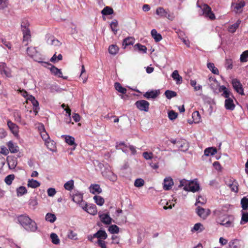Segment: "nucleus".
Instances as JSON below:
<instances>
[{"mask_svg": "<svg viewBox=\"0 0 248 248\" xmlns=\"http://www.w3.org/2000/svg\"><path fill=\"white\" fill-rule=\"evenodd\" d=\"M17 220L20 224L28 232H35L37 226L35 222L26 215H20L17 217Z\"/></svg>", "mask_w": 248, "mask_h": 248, "instance_id": "1", "label": "nucleus"}, {"mask_svg": "<svg viewBox=\"0 0 248 248\" xmlns=\"http://www.w3.org/2000/svg\"><path fill=\"white\" fill-rule=\"evenodd\" d=\"M116 148L117 150H122L125 154L128 153L129 150L131 151V154L132 155H134L136 153V150L134 146H127L124 142H121L119 143H117Z\"/></svg>", "mask_w": 248, "mask_h": 248, "instance_id": "2", "label": "nucleus"}, {"mask_svg": "<svg viewBox=\"0 0 248 248\" xmlns=\"http://www.w3.org/2000/svg\"><path fill=\"white\" fill-rule=\"evenodd\" d=\"M201 8L203 12V15L205 17L209 18L210 20H214L216 19L215 14L212 11L211 7L207 4H204L202 6Z\"/></svg>", "mask_w": 248, "mask_h": 248, "instance_id": "3", "label": "nucleus"}, {"mask_svg": "<svg viewBox=\"0 0 248 248\" xmlns=\"http://www.w3.org/2000/svg\"><path fill=\"white\" fill-rule=\"evenodd\" d=\"M155 13L159 16L166 17L170 20H172L174 18L172 14H170L168 9H165L163 7H158Z\"/></svg>", "mask_w": 248, "mask_h": 248, "instance_id": "4", "label": "nucleus"}, {"mask_svg": "<svg viewBox=\"0 0 248 248\" xmlns=\"http://www.w3.org/2000/svg\"><path fill=\"white\" fill-rule=\"evenodd\" d=\"M231 83L235 91L241 95H245L243 85L239 80L237 78H233L232 80Z\"/></svg>", "mask_w": 248, "mask_h": 248, "instance_id": "5", "label": "nucleus"}, {"mask_svg": "<svg viewBox=\"0 0 248 248\" xmlns=\"http://www.w3.org/2000/svg\"><path fill=\"white\" fill-rule=\"evenodd\" d=\"M135 105L141 111H148L149 108V103L144 100H140L136 102Z\"/></svg>", "mask_w": 248, "mask_h": 248, "instance_id": "6", "label": "nucleus"}, {"mask_svg": "<svg viewBox=\"0 0 248 248\" xmlns=\"http://www.w3.org/2000/svg\"><path fill=\"white\" fill-rule=\"evenodd\" d=\"M184 189L186 191H190L192 192H196L200 189L199 184L196 181H192L189 182L188 186H185Z\"/></svg>", "mask_w": 248, "mask_h": 248, "instance_id": "7", "label": "nucleus"}, {"mask_svg": "<svg viewBox=\"0 0 248 248\" xmlns=\"http://www.w3.org/2000/svg\"><path fill=\"white\" fill-rule=\"evenodd\" d=\"M47 64L49 65H50L51 67L49 68V69L50 70L51 73L53 75L58 77V78H61L63 79H66L67 77H63L62 76V73L61 69H58L55 66L52 65L51 64L48 63V62H45Z\"/></svg>", "mask_w": 248, "mask_h": 248, "instance_id": "8", "label": "nucleus"}, {"mask_svg": "<svg viewBox=\"0 0 248 248\" xmlns=\"http://www.w3.org/2000/svg\"><path fill=\"white\" fill-rule=\"evenodd\" d=\"M196 212L200 217L203 219H205L211 213L209 209H205L200 206L197 207L196 209Z\"/></svg>", "mask_w": 248, "mask_h": 248, "instance_id": "9", "label": "nucleus"}, {"mask_svg": "<svg viewBox=\"0 0 248 248\" xmlns=\"http://www.w3.org/2000/svg\"><path fill=\"white\" fill-rule=\"evenodd\" d=\"M99 167L101 170L102 175L107 179H109V174L112 172L110 170L109 166L108 164L105 166L103 164H99Z\"/></svg>", "mask_w": 248, "mask_h": 248, "instance_id": "10", "label": "nucleus"}, {"mask_svg": "<svg viewBox=\"0 0 248 248\" xmlns=\"http://www.w3.org/2000/svg\"><path fill=\"white\" fill-rule=\"evenodd\" d=\"M23 33V44L25 46H27L29 41H31V34L30 29H26L22 31Z\"/></svg>", "mask_w": 248, "mask_h": 248, "instance_id": "11", "label": "nucleus"}, {"mask_svg": "<svg viewBox=\"0 0 248 248\" xmlns=\"http://www.w3.org/2000/svg\"><path fill=\"white\" fill-rule=\"evenodd\" d=\"M226 185L231 188L232 191L237 193L238 190V184L234 179H230L229 182H226Z\"/></svg>", "mask_w": 248, "mask_h": 248, "instance_id": "12", "label": "nucleus"}, {"mask_svg": "<svg viewBox=\"0 0 248 248\" xmlns=\"http://www.w3.org/2000/svg\"><path fill=\"white\" fill-rule=\"evenodd\" d=\"M7 125L11 132L15 135L17 136L19 132L18 126L15 124L13 123L11 121H7Z\"/></svg>", "mask_w": 248, "mask_h": 248, "instance_id": "13", "label": "nucleus"}, {"mask_svg": "<svg viewBox=\"0 0 248 248\" xmlns=\"http://www.w3.org/2000/svg\"><path fill=\"white\" fill-rule=\"evenodd\" d=\"M219 92H223L222 93V96L224 97L225 98H228L231 97H233V96L232 93L228 90V89L224 86H219L218 89Z\"/></svg>", "mask_w": 248, "mask_h": 248, "instance_id": "14", "label": "nucleus"}, {"mask_svg": "<svg viewBox=\"0 0 248 248\" xmlns=\"http://www.w3.org/2000/svg\"><path fill=\"white\" fill-rule=\"evenodd\" d=\"M0 73L1 75H4L7 77H12L11 73L4 62L0 63Z\"/></svg>", "mask_w": 248, "mask_h": 248, "instance_id": "15", "label": "nucleus"}, {"mask_svg": "<svg viewBox=\"0 0 248 248\" xmlns=\"http://www.w3.org/2000/svg\"><path fill=\"white\" fill-rule=\"evenodd\" d=\"M144 157L146 160H151V162H149V164L152 168L156 169L158 168L156 157H154V156H144Z\"/></svg>", "mask_w": 248, "mask_h": 248, "instance_id": "16", "label": "nucleus"}, {"mask_svg": "<svg viewBox=\"0 0 248 248\" xmlns=\"http://www.w3.org/2000/svg\"><path fill=\"white\" fill-rule=\"evenodd\" d=\"M233 97H231L225 99V108L226 109L233 110L234 109L235 105L233 103Z\"/></svg>", "mask_w": 248, "mask_h": 248, "instance_id": "17", "label": "nucleus"}, {"mask_svg": "<svg viewBox=\"0 0 248 248\" xmlns=\"http://www.w3.org/2000/svg\"><path fill=\"white\" fill-rule=\"evenodd\" d=\"M84 210L86 211L89 214L93 215H96L97 211L95 205H87L85 204L84 206L82 207Z\"/></svg>", "mask_w": 248, "mask_h": 248, "instance_id": "18", "label": "nucleus"}, {"mask_svg": "<svg viewBox=\"0 0 248 248\" xmlns=\"http://www.w3.org/2000/svg\"><path fill=\"white\" fill-rule=\"evenodd\" d=\"M99 218L102 223L106 225H109L112 221V218L109 217L108 214H99Z\"/></svg>", "mask_w": 248, "mask_h": 248, "instance_id": "19", "label": "nucleus"}, {"mask_svg": "<svg viewBox=\"0 0 248 248\" xmlns=\"http://www.w3.org/2000/svg\"><path fill=\"white\" fill-rule=\"evenodd\" d=\"M173 185V181L170 177H168L164 179L163 184V188L165 190H168L171 188Z\"/></svg>", "mask_w": 248, "mask_h": 248, "instance_id": "20", "label": "nucleus"}, {"mask_svg": "<svg viewBox=\"0 0 248 248\" xmlns=\"http://www.w3.org/2000/svg\"><path fill=\"white\" fill-rule=\"evenodd\" d=\"M229 248H243L242 243L240 240L234 239L229 242Z\"/></svg>", "mask_w": 248, "mask_h": 248, "instance_id": "21", "label": "nucleus"}, {"mask_svg": "<svg viewBox=\"0 0 248 248\" xmlns=\"http://www.w3.org/2000/svg\"><path fill=\"white\" fill-rule=\"evenodd\" d=\"M45 144L50 151H51L53 153H55L57 151V147L56 145V142L53 140H49L45 142Z\"/></svg>", "mask_w": 248, "mask_h": 248, "instance_id": "22", "label": "nucleus"}, {"mask_svg": "<svg viewBox=\"0 0 248 248\" xmlns=\"http://www.w3.org/2000/svg\"><path fill=\"white\" fill-rule=\"evenodd\" d=\"M90 192L93 194H99L102 192V190L100 186L98 184H92L90 186Z\"/></svg>", "mask_w": 248, "mask_h": 248, "instance_id": "23", "label": "nucleus"}, {"mask_svg": "<svg viewBox=\"0 0 248 248\" xmlns=\"http://www.w3.org/2000/svg\"><path fill=\"white\" fill-rule=\"evenodd\" d=\"M7 146L9 151L11 153H16L19 150V148L16 145V144H14L11 141H10L8 142Z\"/></svg>", "mask_w": 248, "mask_h": 248, "instance_id": "24", "label": "nucleus"}, {"mask_svg": "<svg viewBox=\"0 0 248 248\" xmlns=\"http://www.w3.org/2000/svg\"><path fill=\"white\" fill-rule=\"evenodd\" d=\"M108 235L104 230H100L93 234V237L104 240L107 238Z\"/></svg>", "mask_w": 248, "mask_h": 248, "instance_id": "25", "label": "nucleus"}, {"mask_svg": "<svg viewBox=\"0 0 248 248\" xmlns=\"http://www.w3.org/2000/svg\"><path fill=\"white\" fill-rule=\"evenodd\" d=\"M40 186V183L37 180L33 179H29L28 181L27 186L30 187L35 188Z\"/></svg>", "mask_w": 248, "mask_h": 248, "instance_id": "26", "label": "nucleus"}, {"mask_svg": "<svg viewBox=\"0 0 248 248\" xmlns=\"http://www.w3.org/2000/svg\"><path fill=\"white\" fill-rule=\"evenodd\" d=\"M245 5L244 0L238 1L234 8V10L236 13H240L242 11V8Z\"/></svg>", "mask_w": 248, "mask_h": 248, "instance_id": "27", "label": "nucleus"}, {"mask_svg": "<svg viewBox=\"0 0 248 248\" xmlns=\"http://www.w3.org/2000/svg\"><path fill=\"white\" fill-rule=\"evenodd\" d=\"M152 37L155 39L156 42H158L162 39V36L160 33H157L155 29H153L151 32Z\"/></svg>", "mask_w": 248, "mask_h": 248, "instance_id": "28", "label": "nucleus"}, {"mask_svg": "<svg viewBox=\"0 0 248 248\" xmlns=\"http://www.w3.org/2000/svg\"><path fill=\"white\" fill-rule=\"evenodd\" d=\"M177 147L181 151H186L188 148V143L186 140H180L177 145Z\"/></svg>", "mask_w": 248, "mask_h": 248, "instance_id": "29", "label": "nucleus"}, {"mask_svg": "<svg viewBox=\"0 0 248 248\" xmlns=\"http://www.w3.org/2000/svg\"><path fill=\"white\" fill-rule=\"evenodd\" d=\"M157 95L158 94L156 91H152L150 92H147L146 93H145L144 94L143 96L145 98L149 99L150 98H155L157 96Z\"/></svg>", "mask_w": 248, "mask_h": 248, "instance_id": "30", "label": "nucleus"}, {"mask_svg": "<svg viewBox=\"0 0 248 248\" xmlns=\"http://www.w3.org/2000/svg\"><path fill=\"white\" fill-rule=\"evenodd\" d=\"M217 153V148L214 147H211L205 149L204 155H215Z\"/></svg>", "mask_w": 248, "mask_h": 248, "instance_id": "31", "label": "nucleus"}, {"mask_svg": "<svg viewBox=\"0 0 248 248\" xmlns=\"http://www.w3.org/2000/svg\"><path fill=\"white\" fill-rule=\"evenodd\" d=\"M14 156H7V161L10 169H14L16 165L17 162L13 160Z\"/></svg>", "mask_w": 248, "mask_h": 248, "instance_id": "32", "label": "nucleus"}, {"mask_svg": "<svg viewBox=\"0 0 248 248\" xmlns=\"http://www.w3.org/2000/svg\"><path fill=\"white\" fill-rule=\"evenodd\" d=\"M171 77L173 79L176 80L177 83H180L182 82V78L179 75L177 70H174L171 74Z\"/></svg>", "mask_w": 248, "mask_h": 248, "instance_id": "33", "label": "nucleus"}, {"mask_svg": "<svg viewBox=\"0 0 248 248\" xmlns=\"http://www.w3.org/2000/svg\"><path fill=\"white\" fill-rule=\"evenodd\" d=\"M217 222L219 223L220 225L224 226L227 227H229L233 226L232 222L229 219L227 220H226L225 222H224V220H222L221 217H218Z\"/></svg>", "mask_w": 248, "mask_h": 248, "instance_id": "34", "label": "nucleus"}, {"mask_svg": "<svg viewBox=\"0 0 248 248\" xmlns=\"http://www.w3.org/2000/svg\"><path fill=\"white\" fill-rule=\"evenodd\" d=\"M119 50V47L115 45H111L108 47V52L110 54L116 55Z\"/></svg>", "mask_w": 248, "mask_h": 248, "instance_id": "35", "label": "nucleus"}, {"mask_svg": "<svg viewBox=\"0 0 248 248\" xmlns=\"http://www.w3.org/2000/svg\"><path fill=\"white\" fill-rule=\"evenodd\" d=\"M208 68L214 74L219 75V71L218 69L215 66L213 63L209 62L207 64Z\"/></svg>", "mask_w": 248, "mask_h": 248, "instance_id": "36", "label": "nucleus"}, {"mask_svg": "<svg viewBox=\"0 0 248 248\" xmlns=\"http://www.w3.org/2000/svg\"><path fill=\"white\" fill-rule=\"evenodd\" d=\"M114 87L115 89L119 92L123 94L126 93L127 91L126 88L123 87L120 83L116 82L114 84Z\"/></svg>", "mask_w": 248, "mask_h": 248, "instance_id": "37", "label": "nucleus"}, {"mask_svg": "<svg viewBox=\"0 0 248 248\" xmlns=\"http://www.w3.org/2000/svg\"><path fill=\"white\" fill-rule=\"evenodd\" d=\"M114 12L113 9L108 6L105 7L102 11L101 14L103 15L107 16L112 15Z\"/></svg>", "mask_w": 248, "mask_h": 248, "instance_id": "38", "label": "nucleus"}, {"mask_svg": "<svg viewBox=\"0 0 248 248\" xmlns=\"http://www.w3.org/2000/svg\"><path fill=\"white\" fill-rule=\"evenodd\" d=\"M17 196H21L27 193V189L25 186H20L16 188Z\"/></svg>", "mask_w": 248, "mask_h": 248, "instance_id": "39", "label": "nucleus"}, {"mask_svg": "<svg viewBox=\"0 0 248 248\" xmlns=\"http://www.w3.org/2000/svg\"><path fill=\"white\" fill-rule=\"evenodd\" d=\"M241 204L243 210H246L248 209V195L241 199Z\"/></svg>", "mask_w": 248, "mask_h": 248, "instance_id": "40", "label": "nucleus"}, {"mask_svg": "<svg viewBox=\"0 0 248 248\" xmlns=\"http://www.w3.org/2000/svg\"><path fill=\"white\" fill-rule=\"evenodd\" d=\"M65 137V141L70 145L77 146L75 142V139L74 137L70 136H64Z\"/></svg>", "mask_w": 248, "mask_h": 248, "instance_id": "41", "label": "nucleus"}, {"mask_svg": "<svg viewBox=\"0 0 248 248\" xmlns=\"http://www.w3.org/2000/svg\"><path fill=\"white\" fill-rule=\"evenodd\" d=\"M135 40L132 37H127L124 39L123 42V46H126L130 45H132L134 43Z\"/></svg>", "mask_w": 248, "mask_h": 248, "instance_id": "42", "label": "nucleus"}, {"mask_svg": "<svg viewBox=\"0 0 248 248\" xmlns=\"http://www.w3.org/2000/svg\"><path fill=\"white\" fill-rule=\"evenodd\" d=\"M46 220L50 223H53L56 220V217L54 214L48 213L46 216Z\"/></svg>", "mask_w": 248, "mask_h": 248, "instance_id": "43", "label": "nucleus"}, {"mask_svg": "<svg viewBox=\"0 0 248 248\" xmlns=\"http://www.w3.org/2000/svg\"><path fill=\"white\" fill-rule=\"evenodd\" d=\"M110 28L112 31L114 32L115 34H116L118 31V22L117 20L114 19L110 24Z\"/></svg>", "mask_w": 248, "mask_h": 248, "instance_id": "44", "label": "nucleus"}, {"mask_svg": "<svg viewBox=\"0 0 248 248\" xmlns=\"http://www.w3.org/2000/svg\"><path fill=\"white\" fill-rule=\"evenodd\" d=\"M93 199L94 200L95 203L99 206H102L104 203V199L100 196H94L93 197Z\"/></svg>", "mask_w": 248, "mask_h": 248, "instance_id": "45", "label": "nucleus"}, {"mask_svg": "<svg viewBox=\"0 0 248 248\" xmlns=\"http://www.w3.org/2000/svg\"><path fill=\"white\" fill-rule=\"evenodd\" d=\"M64 187L67 190H71L74 187V181L70 180L67 181L64 184Z\"/></svg>", "mask_w": 248, "mask_h": 248, "instance_id": "46", "label": "nucleus"}, {"mask_svg": "<svg viewBox=\"0 0 248 248\" xmlns=\"http://www.w3.org/2000/svg\"><path fill=\"white\" fill-rule=\"evenodd\" d=\"M37 51L35 47H29L27 49V53L29 56L33 58V56L36 54Z\"/></svg>", "mask_w": 248, "mask_h": 248, "instance_id": "47", "label": "nucleus"}, {"mask_svg": "<svg viewBox=\"0 0 248 248\" xmlns=\"http://www.w3.org/2000/svg\"><path fill=\"white\" fill-rule=\"evenodd\" d=\"M30 23L26 19H23L21 23V31L30 29Z\"/></svg>", "mask_w": 248, "mask_h": 248, "instance_id": "48", "label": "nucleus"}, {"mask_svg": "<svg viewBox=\"0 0 248 248\" xmlns=\"http://www.w3.org/2000/svg\"><path fill=\"white\" fill-rule=\"evenodd\" d=\"M15 179L14 174H9L7 175L4 179V182L7 185H11L13 181Z\"/></svg>", "mask_w": 248, "mask_h": 248, "instance_id": "49", "label": "nucleus"}, {"mask_svg": "<svg viewBox=\"0 0 248 248\" xmlns=\"http://www.w3.org/2000/svg\"><path fill=\"white\" fill-rule=\"evenodd\" d=\"M165 95L168 99H171L177 95V93L172 91L167 90L165 93Z\"/></svg>", "mask_w": 248, "mask_h": 248, "instance_id": "50", "label": "nucleus"}, {"mask_svg": "<svg viewBox=\"0 0 248 248\" xmlns=\"http://www.w3.org/2000/svg\"><path fill=\"white\" fill-rule=\"evenodd\" d=\"M50 238L51 239L52 242L55 245H58L60 243V239L57 234L55 233H52L50 234Z\"/></svg>", "mask_w": 248, "mask_h": 248, "instance_id": "51", "label": "nucleus"}, {"mask_svg": "<svg viewBox=\"0 0 248 248\" xmlns=\"http://www.w3.org/2000/svg\"><path fill=\"white\" fill-rule=\"evenodd\" d=\"M108 231L112 234L118 233L119 232V228L116 225H112L109 227Z\"/></svg>", "mask_w": 248, "mask_h": 248, "instance_id": "52", "label": "nucleus"}, {"mask_svg": "<svg viewBox=\"0 0 248 248\" xmlns=\"http://www.w3.org/2000/svg\"><path fill=\"white\" fill-rule=\"evenodd\" d=\"M240 61L242 62H247L248 60V50L245 51L240 56Z\"/></svg>", "mask_w": 248, "mask_h": 248, "instance_id": "53", "label": "nucleus"}, {"mask_svg": "<svg viewBox=\"0 0 248 248\" xmlns=\"http://www.w3.org/2000/svg\"><path fill=\"white\" fill-rule=\"evenodd\" d=\"M144 181L141 178H138L136 179L134 182V186L136 187H140L144 185Z\"/></svg>", "mask_w": 248, "mask_h": 248, "instance_id": "54", "label": "nucleus"}, {"mask_svg": "<svg viewBox=\"0 0 248 248\" xmlns=\"http://www.w3.org/2000/svg\"><path fill=\"white\" fill-rule=\"evenodd\" d=\"M85 72H86V71H85L84 66L83 65H82V68H81V74L80 75V78L82 79L83 82L84 83L86 82L87 79V78L86 76Z\"/></svg>", "mask_w": 248, "mask_h": 248, "instance_id": "55", "label": "nucleus"}, {"mask_svg": "<svg viewBox=\"0 0 248 248\" xmlns=\"http://www.w3.org/2000/svg\"><path fill=\"white\" fill-rule=\"evenodd\" d=\"M192 118L194 121L195 123H198L201 120V116L199 112L197 111H195L192 113Z\"/></svg>", "mask_w": 248, "mask_h": 248, "instance_id": "56", "label": "nucleus"}, {"mask_svg": "<svg viewBox=\"0 0 248 248\" xmlns=\"http://www.w3.org/2000/svg\"><path fill=\"white\" fill-rule=\"evenodd\" d=\"M83 200V196L82 195L78 194H76L73 196V201L77 203H79L82 202Z\"/></svg>", "mask_w": 248, "mask_h": 248, "instance_id": "57", "label": "nucleus"}, {"mask_svg": "<svg viewBox=\"0 0 248 248\" xmlns=\"http://www.w3.org/2000/svg\"><path fill=\"white\" fill-rule=\"evenodd\" d=\"M14 117L16 122L21 123V115L19 111H15L14 112Z\"/></svg>", "mask_w": 248, "mask_h": 248, "instance_id": "58", "label": "nucleus"}, {"mask_svg": "<svg viewBox=\"0 0 248 248\" xmlns=\"http://www.w3.org/2000/svg\"><path fill=\"white\" fill-rule=\"evenodd\" d=\"M190 84L191 86H192L194 88L195 91H197L198 90H200L202 89V87L201 85H198L196 86V81L195 80H191L190 82Z\"/></svg>", "mask_w": 248, "mask_h": 248, "instance_id": "59", "label": "nucleus"}, {"mask_svg": "<svg viewBox=\"0 0 248 248\" xmlns=\"http://www.w3.org/2000/svg\"><path fill=\"white\" fill-rule=\"evenodd\" d=\"M178 116L177 113L175 112L173 110H170L168 112L169 118L171 120L175 119Z\"/></svg>", "mask_w": 248, "mask_h": 248, "instance_id": "60", "label": "nucleus"}, {"mask_svg": "<svg viewBox=\"0 0 248 248\" xmlns=\"http://www.w3.org/2000/svg\"><path fill=\"white\" fill-rule=\"evenodd\" d=\"M248 222V213L243 212L241 220V224H243Z\"/></svg>", "mask_w": 248, "mask_h": 248, "instance_id": "61", "label": "nucleus"}, {"mask_svg": "<svg viewBox=\"0 0 248 248\" xmlns=\"http://www.w3.org/2000/svg\"><path fill=\"white\" fill-rule=\"evenodd\" d=\"M239 24L240 22L238 20L236 23L232 25L229 28V31L231 32H234L238 28Z\"/></svg>", "mask_w": 248, "mask_h": 248, "instance_id": "62", "label": "nucleus"}, {"mask_svg": "<svg viewBox=\"0 0 248 248\" xmlns=\"http://www.w3.org/2000/svg\"><path fill=\"white\" fill-rule=\"evenodd\" d=\"M203 230V225L200 223H197L194 226L192 231H202Z\"/></svg>", "mask_w": 248, "mask_h": 248, "instance_id": "63", "label": "nucleus"}, {"mask_svg": "<svg viewBox=\"0 0 248 248\" xmlns=\"http://www.w3.org/2000/svg\"><path fill=\"white\" fill-rule=\"evenodd\" d=\"M225 67L227 69H232V61L231 59H227L225 61Z\"/></svg>", "mask_w": 248, "mask_h": 248, "instance_id": "64", "label": "nucleus"}]
</instances>
